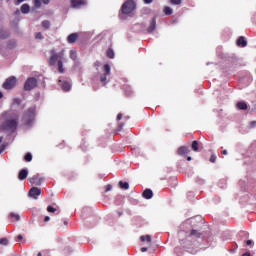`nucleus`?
I'll return each instance as SVG.
<instances>
[{"label": "nucleus", "mask_w": 256, "mask_h": 256, "mask_svg": "<svg viewBox=\"0 0 256 256\" xmlns=\"http://www.w3.org/2000/svg\"><path fill=\"white\" fill-rule=\"evenodd\" d=\"M31 11V7H29V4H23L21 6V13H24V15H27Z\"/></svg>", "instance_id": "f3484780"}, {"label": "nucleus", "mask_w": 256, "mask_h": 256, "mask_svg": "<svg viewBox=\"0 0 256 256\" xmlns=\"http://www.w3.org/2000/svg\"><path fill=\"white\" fill-rule=\"evenodd\" d=\"M187 161H191V156H188V157H187Z\"/></svg>", "instance_id": "4d7b16f0"}, {"label": "nucleus", "mask_w": 256, "mask_h": 256, "mask_svg": "<svg viewBox=\"0 0 256 256\" xmlns=\"http://www.w3.org/2000/svg\"><path fill=\"white\" fill-rule=\"evenodd\" d=\"M62 89H63V91H70L71 84H69V82H63L62 83Z\"/></svg>", "instance_id": "b1692460"}, {"label": "nucleus", "mask_w": 256, "mask_h": 256, "mask_svg": "<svg viewBox=\"0 0 256 256\" xmlns=\"http://www.w3.org/2000/svg\"><path fill=\"white\" fill-rule=\"evenodd\" d=\"M246 244H247V245H253V240H248V241H246Z\"/></svg>", "instance_id": "a18cd8bd"}, {"label": "nucleus", "mask_w": 256, "mask_h": 256, "mask_svg": "<svg viewBox=\"0 0 256 256\" xmlns=\"http://www.w3.org/2000/svg\"><path fill=\"white\" fill-rule=\"evenodd\" d=\"M107 57H109V59H114L115 58V52H113V49H108L106 52Z\"/></svg>", "instance_id": "393cba45"}, {"label": "nucleus", "mask_w": 256, "mask_h": 256, "mask_svg": "<svg viewBox=\"0 0 256 256\" xmlns=\"http://www.w3.org/2000/svg\"><path fill=\"white\" fill-rule=\"evenodd\" d=\"M144 3H146L147 5H149L150 3H153V0H144Z\"/></svg>", "instance_id": "a19ab883"}, {"label": "nucleus", "mask_w": 256, "mask_h": 256, "mask_svg": "<svg viewBox=\"0 0 256 256\" xmlns=\"http://www.w3.org/2000/svg\"><path fill=\"white\" fill-rule=\"evenodd\" d=\"M0 245H9V240H7V238H1L0 239Z\"/></svg>", "instance_id": "2f4dec72"}, {"label": "nucleus", "mask_w": 256, "mask_h": 256, "mask_svg": "<svg viewBox=\"0 0 256 256\" xmlns=\"http://www.w3.org/2000/svg\"><path fill=\"white\" fill-rule=\"evenodd\" d=\"M189 237H196L197 239H199V237H201V232L197 230H192L189 234Z\"/></svg>", "instance_id": "412c9836"}, {"label": "nucleus", "mask_w": 256, "mask_h": 256, "mask_svg": "<svg viewBox=\"0 0 256 256\" xmlns=\"http://www.w3.org/2000/svg\"><path fill=\"white\" fill-rule=\"evenodd\" d=\"M37 87V78H28L24 84V91H31Z\"/></svg>", "instance_id": "423d86ee"}, {"label": "nucleus", "mask_w": 256, "mask_h": 256, "mask_svg": "<svg viewBox=\"0 0 256 256\" xmlns=\"http://www.w3.org/2000/svg\"><path fill=\"white\" fill-rule=\"evenodd\" d=\"M35 7H41V0H34Z\"/></svg>", "instance_id": "e433bc0d"}, {"label": "nucleus", "mask_w": 256, "mask_h": 256, "mask_svg": "<svg viewBox=\"0 0 256 256\" xmlns=\"http://www.w3.org/2000/svg\"><path fill=\"white\" fill-rule=\"evenodd\" d=\"M237 107H238L241 111H245V110H247V103H245V102H238V103H237Z\"/></svg>", "instance_id": "4be33fe9"}, {"label": "nucleus", "mask_w": 256, "mask_h": 256, "mask_svg": "<svg viewBox=\"0 0 256 256\" xmlns=\"http://www.w3.org/2000/svg\"><path fill=\"white\" fill-rule=\"evenodd\" d=\"M23 239L22 235H18V240L21 241Z\"/></svg>", "instance_id": "603ef678"}, {"label": "nucleus", "mask_w": 256, "mask_h": 256, "mask_svg": "<svg viewBox=\"0 0 256 256\" xmlns=\"http://www.w3.org/2000/svg\"><path fill=\"white\" fill-rule=\"evenodd\" d=\"M85 5H87V0H71V7L74 9H80Z\"/></svg>", "instance_id": "6e6552de"}, {"label": "nucleus", "mask_w": 256, "mask_h": 256, "mask_svg": "<svg viewBox=\"0 0 256 256\" xmlns=\"http://www.w3.org/2000/svg\"><path fill=\"white\" fill-rule=\"evenodd\" d=\"M63 61H65V50H61L59 53H57L55 49L50 51V58L48 60L50 67L55 66L58 62L59 73H65V70L63 69Z\"/></svg>", "instance_id": "f257e3e1"}, {"label": "nucleus", "mask_w": 256, "mask_h": 256, "mask_svg": "<svg viewBox=\"0 0 256 256\" xmlns=\"http://www.w3.org/2000/svg\"><path fill=\"white\" fill-rule=\"evenodd\" d=\"M140 241H147V243H151V235L141 236Z\"/></svg>", "instance_id": "c85d7f7f"}, {"label": "nucleus", "mask_w": 256, "mask_h": 256, "mask_svg": "<svg viewBox=\"0 0 256 256\" xmlns=\"http://www.w3.org/2000/svg\"><path fill=\"white\" fill-rule=\"evenodd\" d=\"M251 127H256V121L250 122Z\"/></svg>", "instance_id": "37998d69"}, {"label": "nucleus", "mask_w": 256, "mask_h": 256, "mask_svg": "<svg viewBox=\"0 0 256 256\" xmlns=\"http://www.w3.org/2000/svg\"><path fill=\"white\" fill-rule=\"evenodd\" d=\"M177 153L178 155H187V153H189V148L186 146L179 147Z\"/></svg>", "instance_id": "4468645a"}, {"label": "nucleus", "mask_w": 256, "mask_h": 256, "mask_svg": "<svg viewBox=\"0 0 256 256\" xmlns=\"http://www.w3.org/2000/svg\"><path fill=\"white\" fill-rule=\"evenodd\" d=\"M121 119H123V114L120 113L117 115V121H121Z\"/></svg>", "instance_id": "58836bf2"}, {"label": "nucleus", "mask_w": 256, "mask_h": 256, "mask_svg": "<svg viewBox=\"0 0 256 256\" xmlns=\"http://www.w3.org/2000/svg\"><path fill=\"white\" fill-rule=\"evenodd\" d=\"M6 1V3H9V0H5Z\"/></svg>", "instance_id": "680f3d73"}, {"label": "nucleus", "mask_w": 256, "mask_h": 256, "mask_svg": "<svg viewBox=\"0 0 256 256\" xmlns=\"http://www.w3.org/2000/svg\"><path fill=\"white\" fill-rule=\"evenodd\" d=\"M42 27H44V29H49V27H51V22L44 20L42 22Z\"/></svg>", "instance_id": "c756f323"}, {"label": "nucleus", "mask_w": 256, "mask_h": 256, "mask_svg": "<svg viewBox=\"0 0 256 256\" xmlns=\"http://www.w3.org/2000/svg\"><path fill=\"white\" fill-rule=\"evenodd\" d=\"M119 186H120V189H125V190L129 189V183L127 182L120 181Z\"/></svg>", "instance_id": "a878e982"}, {"label": "nucleus", "mask_w": 256, "mask_h": 256, "mask_svg": "<svg viewBox=\"0 0 256 256\" xmlns=\"http://www.w3.org/2000/svg\"><path fill=\"white\" fill-rule=\"evenodd\" d=\"M10 217L12 219H15V221H19V219H21V217L18 214H15V213H10Z\"/></svg>", "instance_id": "473e14b6"}, {"label": "nucleus", "mask_w": 256, "mask_h": 256, "mask_svg": "<svg viewBox=\"0 0 256 256\" xmlns=\"http://www.w3.org/2000/svg\"><path fill=\"white\" fill-rule=\"evenodd\" d=\"M55 211H57V209H55L53 206H48L47 207V212L48 213H55Z\"/></svg>", "instance_id": "72a5a7b5"}, {"label": "nucleus", "mask_w": 256, "mask_h": 256, "mask_svg": "<svg viewBox=\"0 0 256 256\" xmlns=\"http://www.w3.org/2000/svg\"><path fill=\"white\" fill-rule=\"evenodd\" d=\"M0 99H3V93L0 92Z\"/></svg>", "instance_id": "5fc2aeb1"}, {"label": "nucleus", "mask_w": 256, "mask_h": 256, "mask_svg": "<svg viewBox=\"0 0 256 256\" xmlns=\"http://www.w3.org/2000/svg\"><path fill=\"white\" fill-rule=\"evenodd\" d=\"M242 256H251V253L246 252V253H244Z\"/></svg>", "instance_id": "09e8293b"}, {"label": "nucleus", "mask_w": 256, "mask_h": 256, "mask_svg": "<svg viewBox=\"0 0 256 256\" xmlns=\"http://www.w3.org/2000/svg\"><path fill=\"white\" fill-rule=\"evenodd\" d=\"M64 225H67V221L64 222Z\"/></svg>", "instance_id": "052dcab7"}, {"label": "nucleus", "mask_w": 256, "mask_h": 256, "mask_svg": "<svg viewBox=\"0 0 256 256\" xmlns=\"http://www.w3.org/2000/svg\"><path fill=\"white\" fill-rule=\"evenodd\" d=\"M18 121H19V116L15 113H12L8 116V119L4 123H2V125L0 126V129L2 131L13 132L17 129Z\"/></svg>", "instance_id": "f03ea898"}, {"label": "nucleus", "mask_w": 256, "mask_h": 256, "mask_svg": "<svg viewBox=\"0 0 256 256\" xmlns=\"http://www.w3.org/2000/svg\"><path fill=\"white\" fill-rule=\"evenodd\" d=\"M7 46L8 49H15L17 47V40H9Z\"/></svg>", "instance_id": "aec40b11"}, {"label": "nucleus", "mask_w": 256, "mask_h": 256, "mask_svg": "<svg viewBox=\"0 0 256 256\" xmlns=\"http://www.w3.org/2000/svg\"><path fill=\"white\" fill-rule=\"evenodd\" d=\"M237 45L242 46V47H247V40H245V37L241 36L237 40Z\"/></svg>", "instance_id": "a211bd4d"}, {"label": "nucleus", "mask_w": 256, "mask_h": 256, "mask_svg": "<svg viewBox=\"0 0 256 256\" xmlns=\"http://www.w3.org/2000/svg\"><path fill=\"white\" fill-rule=\"evenodd\" d=\"M23 1H25V0H16L15 5H21V3H23Z\"/></svg>", "instance_id": "ea45409f"}, {"label": "nucleus", "mask_w": 256, "mask_h": 256, "mask_svg": "<svg viewBox=\"0 0 256 256\" xmlns=\"http://www.w3.org/2000/svg\"><path fill=\"white\" fill-rule=\"evenodd\" d=\"M147 250H148L147 247H142V248H141L142 253L147 252Z\"/></svg>", "instance_id": "49530a36"}, {"label": "nucleus", "mask_w": 256, "mask_h": 256, "mask_svg": "<svg viewBox=\"0 0 256 256\" xmlns=\"http://www.w3.org/2000/svg\"><path fill=\"white\" fill-rule=\"evenodd\" d=\"M17 85V78L15 76H11L3 84L4 89H13Z\"/></svg>", "instance_id": "0eeeda50"}, {"label": "nucleus", "mask_w": 256, "mask_h": 256, "mask_svg": "<svg viewBox=\"0 0 256 256\" xmlns=\"http://www.w3.org/2000/svg\"><path fill=\"white\" fill-rule=\"evenodd\" d=\"M222 155H227V150H223Z\"/></svg>", "instance_id": "864d4df0"}, {"label": "nucleus", "mask_w": 256, "mask_h": 256, "mask_svg": "<svg viewBox=\"0 0 256 256\" xmlns=\"http://www.w3.org/2000/svg\"><path fill=\"white\" fill-rule=\"evenodd\" d=\"M0 143H3V136L0 137Z\"/></svg>", "instance_id": "6e6d98bb"}, {"label": "nucleus", "mask_w": 256, "mask_h": 256, "mask_svg": "<svg viewBox=\"0 0 256 256\" xmlns=\"http://www.w3.org/2000/svg\"><path fill=\"white\" fill-rule=\"evenodd\" d=\"M50 217L49 216H46L45 218H44V221H45V223H47V221H50Z\"/></svg>", "instance_id": "de8ad7c7"}, {"label": "nucleus", "mask_w": 256, "mask_h": 256, "mask_svg": "<svg viewBox=\"0 0 256 256\" xmlns=\"http://www.w3.org/2000/svg\"><path fill=\"white\" fill-rule=\"evenodd\" d=\"M104 73L100 76V81L103 85H107V77L111 75V66L109 64H105L103 67Z\"/></svg>", "instance_id": "39448f33"}, {"label": "nucleus", "mask_w": 256, "mask_h": 256, "mask_svg": "<svg viewBox=\"0 0 256 256\" xmlns=\"http://www.w3.org/2000/svg\"><path fill=\"white\" fill-rule=\"evenodd\" d=\"M106 191H111V185H108V186H107Z\"/></svg>", "instance_id": "3c124183"}, {"label": "nucleus", "mask_w": 256, "mask_h": 256, "mask_svg": "<svg viewBox=\"0 0 256 256\" xmlns=\"http://www.w3.org/2000/svg\"><path fill=\"white\" fill-rule=\"evenodd\" d=\"M70 59H72V61H77V51L76 50H70Z\"/></svg>", "instance_id": "5701e85b"}, {"label": "nucleus", "mask_w": 256, "mask_h": 256, "mask_svg": "<svg viewBox=\"0 0 256 256\" xmlns=\"http://www.w3.org/2000/svg\"><path fill=\"white\" fill-rule=\"evenodd\" d=\"M5 147H7L5 144L2 145V148L0 149V154L2 153V151H5Z\"/></svg>", "instance_id": "c03bdc74"}, {"label": "nucleus", "mask_w": 256, "mask_h": 256, "mask_svg": "<svg viewBox=\"0 0 256 256\" xmlns=\"http://www.w3.org/2000/svg\"><path fill=\"white\" fill-rule=\"evenodd\" d=\"M126 119H129V116H128V117H126Z\"/></svg>", "instance_id": "e2e57ef3"}, {"label": "nucleus", "mask_w": 256, "mask_h": 256, "mask_svg": "<svg viewBox=\"0 0 256 256\" xmlns=\"http://www.w3.org/2000/svg\"><path fill=\"white\" fill-rule=\"evenodd\" d=\"M19 13H20V11H19V10H17V11H16V14H17V15H19Z\"/></svg>", "instance_id": "13d9d810"}, {"label": "nucleus", "mask_w": 256, "mask_h": 256, "mask_svg": "<svg viewBox=\"0 0 256 256\" xmlns=\"http://www.w3.org/2000/svg\"><path fill=\"white\" fill-rule=\"evenodd\" d=\"M77 39H79V34L77 33H72L68 36L67 41L68 43H76Z\"/></svg>", "instance_id": "9d476101"}, {"label": "nucleus", "mask_w": 256, "mask_h": 256, "mask_svg": "<svg viewBox=\"0 0 256 256\" xmlns=\"http://www.w3.org/2000/svg\"><path fill=\"white\" fill-rule=\"evenodd\" d=\"M217 161V156L215 154H212L210 157V163H215Z\"/></svg>", "instance_id": "f704fd0d"}, {"label": "nucleus", "mask_w": 256, "mask_h": 256, "mask_svg": "<svg viewBox=\"0 0 256 256\" xmlns=\"http://www.w3.org/2000/svg\"><path fill=\"white\" fill-rule=\"evenodd\" d=\"M143 197L145 199H151L153 197V191L151 189H146L144 192H143Z\"/></svg>", "instance_id": "dca6fc26"}, {"label": "nucleus", "mask_w": 256, "mask_h": 256, "mask_svg": "<svg viewBox=\"0 0 256 256\" xmlns=\"http://www.w3.org/2000/svg\"><path fill=\"white\" fill-rule=\"evenodd\" d=\"M27 175H29V171H27V169H22L18 174V179L24 181V179H27Z\"/></svg>", "instance_id": "9b49d317"}, {"label": "nucleus", "mask_w": 256, "mask_h": 256, "mask_svg": "<svg viewBox=\"0 0 256 256\" xmlns=\"http://www.w3.org/2000/svg\"><path fill=\"white\" fill-rule=\"evenodd\" d=\"M34 117H35V107H31L29 108L27 113L24 115L23 121L24 123H26V125H31V123H33Z\"/></svg>", "instance_id": "20e7f679"}, {"label": "nucleus", "mask_w": 256, "mask_h": 256, "mask_svg": "<svg viewBox=\"0 0 256 256\" xmlns=\"http://www.w3.org/2000/svg\"><path fill=\"white\" fill-rule=\"evenodd\" d=\"M96 65H97V67H101V62L97 61Z\"/></svg>", "instance_id": "8fccbe9b"}, {"label": "nucleus", "mask_w": 256, "mask_h": 256, "mask_svg": "<svg viewBox=\"0 0 256 256\" xmlns=\"http://www.w3.org/2000/svg\"><path fill=\"white\" fill-rule=\"evenodd\" d=\"M35 38L36 39H43V34H41V32H38L35 34Z\"/></svg>", "instance_id": "4c0bfd02"}, {"label": "nucleus", "mask_w": 256, "mask_h": 256, "mask_svg": "<svg viewBox=\"0 0 256 256\" xmlns=\"http://www.w3.org/2000/svg\"><path fill=\"white\" fill-rule=\"evenodd\" d=\"M164 13L165 15H173V10L171 9V7L166 6L164 7Z\"/></svg>", "instance_id": "cd10ccee"}, {"label": "nucleus", "mask_w": 256, "mask_h": 256, "mask_svg": "<svg viewBox=\"0 0 256 256\" xmlns=\"http://www.w3.org/2000/svg\"><path fill=\"white\" fill-rule=\"evenodd\" d=\"M51 0H42V2L44 3V5H49V2H50Z\"/></svg>", "instance_id": "79ce46f5"}, {"label": "nucleus", "mask_w": 256, "mask_h": 256, "mask_svg": "<svg viewBox=\"0 0 256 256\" xmlns=\"http://www.w3.org/2000/svg\"><path fill=\"white\" fill-rule=\"evenodd\" d=\"M135 11V2L133 0H128L122 5V13L124 15H129Z\"/></svg>", "instance_id": "7ed1b4c3"}, {"label": "nucleus", "mask_w": 256, "mask_h": 256, "mask_svg": "<svg viewBox=\"0 0 256 256\" xmlns=\"http://www.w3.org/2000/svg\"><path fill=\"white\" fill-rule=\"evenodd\" d=\"M156 27H157V20L155 18H153L150 23V26L147 29L148 33H153V31H155Z\"/></svg>", "instance_id": "f8f14e48"}, {"label": "nucleus", "mask_w": 256, "mask_h": 256, "mask_svg": "<svg viewBox=\"0 0 256 256\" xmlns=\"http://www.w3.org/2000/svg\"><path fill=\"white\" fill-rule=\"evenodd\" d=\"M29 197H32V199H37V197H39V195H41V189L37 188V187H32L29 191Z\"/></svg>", "instance_id": "1a4fd4ad"}, {"label": "nucleus", "mask_w": 256, "mask_h": 256, "mask_svg": "<svg viewBox=\"0 0 256 256\" xmlns=\"http://www.w3.org/2000/svg\"><path fill=\"white\" fill-rule=\"evenodd\" d=\"M29 181L32 185H41V179L37 178V176H33L32 178H29Z\"/></svg>", "instance_id": "2eb2a0df"}, {"label": "nucleus", "mask_w": 256, "mask_h": 256, "mask_svg": "<svg viewBox=\"0 0 256 256\" xmlns=\"http://www.w3.org/2000/svg\"><path fill=\"white\" fill-rule=\"evenodd\" d=\"M25 161H28V162L33 161V155L31 153H27L25 155Z\"/></svg>", "instance_id": "7c9ffc66"}, {"label": "nucleus", "mask_w": 256, "mask_h": 256, "mask_svg": "<svg viewBox=\"0 0 256 256\" xmlns=\"http://www.w3.org/2000/svg\"><path fill=\"white\" fill-rule=\"evenodd\" d=\"M172 5H181V0H170Z\"/></svg>", "instance_id": "c9c22d12"}, {"label": "nucleus", "mask_w": 256, "mask_h": 256, "mask_svg": "<svg viewBox=\"0 0 256 256\" xmlns=\"http://www.w3.org/2000/svg\"><path fill=\"white\" fill-rule=\"evenodd\" d=\"M10 35L11 33L9 30L3 28L0 29V39H7Z\"/></svg>", "instance_id": "ddd939ff"}, {"label": "nucleus", "mask_w": 256, "mask_h": 256, "mask_svg": "<svg viewBox=\"0 0 256 256\" xmlns=\"http://www.w3.org/2000/svg\"><path fill=\"white\" fill-rule=\"evenodd\" d=\"M191 147H192V149H193L194 151H199V142H197V140H194V141L192 142Z\"/></svg>", "instance_id": "bb28decb"}, {"label": "nucleus", "mask_w": 256, "mask_h": 256, "mask_svg": "<svg viewBox=\"0 0 256 256\" xmlns=\"http://www.w3.org/2000/svg\"><path fill=\"white\" fill-rule=\"evenodd\" d=\"M21 105V99L19 98H14L12 101V109H15L16 107H19Z\"/></svg>", "instance_id": "6ab92c4d"}, {"label": "nucleus", "mask_w": 256, "mask_h": 256, "mask_svg": "<svg viewBox=\"0 0 256 256\" xmlns=\"http://www.w3.org/2000/svg\"><path fill=\"white\" fill-rule=\"evenodd\" d=\"M37 256H43V255L41 254V252H39Z\"/></svg>", "instance_id": "bf43d9fd"}]
</instances>
